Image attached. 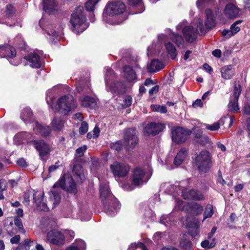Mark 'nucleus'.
I'll list each match as a JSON object with an SVG mask.
<instances>
[{
  "label": "nucleus",
  "instance_id": "obj_1",
  "mask_svg": "<svg viewBox=\"0 0 250 250\" xmlns=\"http://www.w3.org/2000/svg\"><path fill=\"white\" fill-rule=\"evenodd\" d=\"M100 194L105 212L109 215H114L120 208V205L118 200L111 193L108 183H100Z\"/></svg>",
  "mask_w": 250,
  "mask_h": 250
},
{
  "label": "nucleus",
  "instance_id": "obj_2",
  "mask_svg": "<svg viewBox=\"0 0 250 250\" xmlns=\"http://www.w3.org/2000/svg\"><path fill=\"white\" fill-rule=\"evenodd\" d=\"M125 9V6L121 1L108 2L103 12V21L110 25H118L122 22V21H119L116 18L113 17L114 16L120 15L124 13Z\"/></svg>",
  "mask_w": 250,
  "mask_h": 250
},
{
  "label": "nucleus",
  "instance_id": "obj_3",
  "mask_svg": "<svg viewBox=\"0 0 250 250\" xmlns=\"http://www.w3.org/2000/svg\"><path fill=\"white\" fill-rule=\"evenodd\" d=\"M70 22L71 28L75 34H79L82 33L88 28L89 23L86 21V15L83 6H78L73 10Z\"/></svg>",
  "mask_w": 250,
  "mask_h": 250
},
{
  "label": "nucleus",
  "instance_id": "obj_4",
  "mask_svg": "<svg viewBox=\"0 0 250 250\" xmlns=\"http://www.w3.org/2000/svg\"><path fill=\"white\" fill-rule=\"evenodd\" d=\"M115 74L109 67L104 68V81L106 89L112 93L122 94L125 92V86L121 82L115 83Z\"/></svg>",
  "mask_w": 250,
  "mask_h": 250
},
{
  "label": "nucleus",
  "instance_id": "obj_5",
  "mask_svg": "<svg viewBox=\"0 0 250 250\" xmlns=\"http://www.w3.org/2000/svg\"><path fill=\"white\" fill-rule=\"evenodd\" d=\"M33 194V201L35 203L38 209L43 211H48L49 208L47 205L44 202L43 198L44 192L42 191H31ZM31 191L25 192L23 197L22 203L25 205L28 206L30 202V195Z\"/></svg>",
  "mask_w": 250,
  "mask_h": 250
},
{
  "label": "nucleus",
  "instance_id": "obj_6",
  "mask_svg": "<svg viewBox=\"0 0 250 250\" xmlns=\"http://www.w3.org/2000/svg\"><path fill=\"white\" fill-rule=\"evenodd\" d=\"M75 107L76 105L73 97L70 95H65L57 100L55 109L62 114L67 115Z\"/></svg>",
  "mask_w": 250,
  "mask_h": 250
},
{
  "label": "nucleus",
  "instance_id": "obj_7",
  "mask_svg": "<svg viewBox=\"0 0 250 250\" xmlns=\"http://www.w3.org/2000/svg\"><path fill=\"white\" fill-rule=\"evenodd\" d=\"M131 166L126 162L115 161L110 165L109 171L116 178L127 177L130 170Z\"/></svg>",
  "mask_w": 250,
  "mask_h": 250
},
{
  "label": "nucleus",
  "instance_id": "obj_8",
  "mask_svg": "<svg viewBox=\"0 0 250 250\" xmlns=\"http://www.w3.org/2000/svg\"><path fill=\"white\" fill-rule=\"evenodd\" d=\"M195 165L200 170L206 172L211 166L209 152L207 150H203L197 154L195 159Z\"/></svg>",
  "mask_w": 250,
  "mask_h": 250
},
{
  "label": "nucleus",
  "instance_id": "obj_9",
  "mask_svg": "<svg viewBox=\"0 0 250 250\" xmlns=\"http://www.w3.org/2000/svg\"><path fill=\"white\" fill-rule=\"evenodd\" d=\"M151 175V170H149V172L146 173L143 168L136 167L134 169L132 173L133 184L136 186L140 187L147 183Z\"/></svg>",
  "mask_w": 250,
  "mask_h": 250
},
{
  "label": "nucleus",
  "instance_id": "obj_10",
  "mask_svg": "<svg viewBox=\"0 0 250 250\" xmlns=\"http://www.w3.org/2000/svg\"><path fill=\"white\" fill-rule=\"evenodd\" d=\"M241 92V88L239 83H235L234 85L233 95L230 96L228 104L229 110L231 112L236 113L239 111L238 101Z\"/></svg>",
  "mask_w": 250,
  "mask_h": 250
},
{
  "label": "nucleus",
  "instance_id": "obj_11",
  "mask_svg": "<svg viewBox=\"0 0 250 250\" xmlns=\"http://www.w3.org/2000/svg\"><path fill=\"white\" fill-rule=\"evenodd\" d=\"M177 30H182L184 37L188 42L192 43L196 39L199 33L197 29H194L192 26L184 25V22L179 23L177 26Z\"/></svg>",
  "mask_w": 250,
  "mask_h": 250
},
{
  "label": "nucleus",
  "instance_id": "obj_12",
  "mask_svg": "<svg viewBox=\"0 0 250 250\" xmlns=\"http://www.w3.org/2000/svg\"><path fill=\"white\" fill-rule=\"evenodd\" d=\"M191 134L189 129L181 127H173L171 132V138L173 142L176 143H183L186 141L188 136Z\"/></svg>",
  "mask_w": 250,
  "mask_h": 250
},
{
  "label": "nucleus",
  "instance_id": "obj_13",
  "mask_svg": "<svg viewBox=\"0 0 250 250\" xmlns=\"http://www.w3.org/2000/svg\"><path fill=\"white\" fill-rule=\"evenodd\" d=\"M138 143L137 132L135 128H129L124 135V144L127 149L133 148Z\"/></svg>",
  "mask_w": 250,
  "mask_h": 250
},
{
  "label": "nucleus",
  "instance_id": "obj_14",
  "mask_svg": "<svg viewBox=\"0 0 250 250\" xmlns=\"http://www.w3.org/2000/svg\"><path fill=\"white\" fill-rule=\"evenodd\" d=\"M30 143L39 152L41 157L47 155L51 151L50 145L42 140H31Z\"/></svg>",
  "mask_w": 250,
  "mask_h": 250
},
{
  "label": "nucleus",
  "instance_id": "obj_15",
  "mask_svg": "<svg viewBox=\"0 0 250 250\" xmlns=\"http://www.w3.org/2000/svg\"><path fill=\"white\" fill-rule=\"evenodd\" d=\"M47 241L50 244L59 246H62L64 243V236L60 231L52 230L47 234Z\"/></svg>",
  "mask_w": 250,
  "mask_h": 250
},
{
  "label": "nucleus",
  "instance_id": "obj_16",
  "mask_svg": "<svg viewBox=\"0 0 250 250\" xmlns=\"http://www.w3.org/2000/svg\"><path fill=\"white\" fill-rule=\"evenodd\" d=\"M165 128L164 124L151 122L144 128L143 132L146 135L154 136L162 131Z\"/></svg>",
  "mask_w": 250,
  "mask_h": 250
},
{
  "label": "nucleus",
  "instance_id": "obj_17",
  "mask_svg": "<svg viewBox=\"0 0 250 250\" xmlns=\"http://www.w3.org/2000/svg\"><path fill=\"white\" fill-rule=\"evenodd\" d=\"M59 186L62 188H67L68 192L74 194L77 192L76 184L71 178H68L66 181L63 178H62L59 182L54 185V188Z\"/></svg>",
  "mask_w": 250,
  "mask_h": 250
},
{
  "label": "nucleus",
  "instance_id": "obj_18",
  "mask_svg": "<svg viewBox=\"0 0 250 250\" xmlns=\"http://www.w3.org/2000/svg\"><path fill=\"white\" fill-rule=\"evenodd\" d=\"M234 2L228 3L224 8V14L228 19H234L240 15V10Z\"/></svg>",
  "mask_w": 250,
  "mask_h": 250
},
{
  "label": "nucleus",
  "instance_id": "obj_19",
  "mask_svg": "<svg viewBox=\"0 0 250 250\" xmlns=\"http://www.w3.org/2000/svg\"><path fill=\"white\" fill-rule=\"evenodd\" d=\"M181 190L182 196L185 199L202 200L204 199L203 194L198 190L187 188Z\"/></svg>",
  "mask_w": 250,
  "mask_h": 250
},
{
  "label": "nucleus",
  "instance_id": "obj_20",
  "mask_svg": "<svg viewBox=\"0 0 250 250\" xmlns=\"http://www.w3.org/2000/svg\"><path fill=\"white\" fill-rule=\"evenodd\" d=\"M81 105L84 107L96 109L97 107V101L95 99L86 95H82L79 98Z\"/></svg>",
  "mask_w": 250,
  "mask_h": 250
},
{
  "label": "nucleus",
  "instance_id": "obj_21",
  "mask_svg": "<svg viewBox=\"0 0 250 250\" xmlns=\"http://www.w3.org/2000/svg\"><path fill=\"white\" fill-rule=\"evenodd\" d=\"M32 135L27 132H21L17 133L14 137V142L17 145L27 142L31 145L30 142Z\"/></svg>",
  "mask_w": 250,
  "mask_h": 250
},
{
  "label": "nucleus",
  "instance_id": "obj_22",
  "mask_svg": "<svg viewBox=\"0 0 250 250\" xmlns=\"http://www.w3.org/2000/svg\"><path fill=\"white\" fill-rule=\"evenodd\" d=\"M16 55L15 48L9 45L0 47V56L1 58H13Z\"/></svg>",
  "mask_w": 250,
  "mask_h": 250
},
{
  "label": "nucleus",
  "instance_id": "obj_23",
  "mask_svg": "<svg viewBox=\"0 0 250 250\" xmlns=\"http://www.w3.org/2000/svg\"><path fill=\"white\" fill-rule=\"evenodd\" d=\"M29 65L33 68H40L41 66V62L38 55L36 53H31L27 56L24 57Z\"/></svg>",
  "mask_w": 250,
  "mask_h": 250
},
{
  "label": "nucleus",
  "instance_id": "obj_24",
  "mask_svg": "<svg viewBox=\"0 0 250 250\" xmlns=\"http://www.w3.org/2000/svg\"><path fill=\"white\" fill-rule=\"evenodd\" d=\"M32 126L34 130L38 131L43 136H47L50 133L51 129L49 126L40 125L37 121H33Z\"/></svg>",
  "mask_w": 250,
  "mask_h": 250
},
{
  "label": "nucleus",
  "instance_id": "obj_25",
  "mask_svg": "<svg viewBox=\"0 0 250 250\" xmlns=\"http://www.w3.org/2000/svg\"><path fill=\"white\" fill-rule=\"evenodd\" d=\"M164 67V63L157 59L152 60L147 65V70L149 73H154Z\"/></svg>",
  "mask_w": 250,
  "mask_h": 250
},
{
  "label": "nucleus",
  "instance_id": "obj_26",
  "mask_svg": "<svg viewBox=\"0 0 250 250\" xmlns=\"http://www.w3.org/2000/svg\"><path fill=\"white\" fill-rule=\"evenodd\" d=\"M205 15L206 17L205 25L207 28L211 29L215 26L216 24L213 13L210 9H208L205 11Z\"/></svg>",
  "mask_w": 250,
  "mask_h": 250
},
{
  "label": "nucleus",
  "instance_id": "obj_27",
  "mask_svg": "<svg viewBox=\"0 0 250 250\" xmlns=\"http://www.w3.org/2000/svg\"><path fill=\"white\" fill-rule=\"evenodd\" d=\"M222 77L225 80L231 79L234 74L232 65H225L220 70Z\"/></svg>",
  "mask_w": 250,
  "mask_h": 250
},
{
  "label": "nucleus",
  "instance_id": "obj_28",
  "mask_svg": "<svg viewBox=\"0 0 250 250\" xmlns=\"http://www.w3.org/2000/svg\"><path fill=\"white\" fill-rule=\"evenodd\" d=\"M43 10L49 14H53L56 10L55 0H43Z\"/></svg>",
  "mask_w": 250,
  "mask_h": 250
},
{
  "label": "nucleus",
  "instance_id": "obj_29",
  "mask_svg": "<svg viewBox=\"0 0 250 250\" xmlns=\"http://www.w3.org/2000/svg\"><path fill=\"white\" fill-rule=\"evenodd\" d=\"M73 172L78 182L82 183L85 180L83 167L81 165H75L73 167Z\"/></svg>",
  "mask_w": 250,
  "mask_h": 250
},
{
  "label": "nucleus",
  "instance_id": "obj_30",
  "mask_svg": "<svg viewBox=\"0 0 250 250\" xmlns=\"http://www.w3.org/2000/svg\"><path fill=\"white\" fill-rule=\"evenodd\" d=\"M188 156V150L184 148L181 149L180 151L176 155L174 164L175 166H179L186 160Z\"/></svg>",
  "mask_w": 250,
  "mask_h": 250
},
{
  "label": "nucleus",
  "instance_id": "obj_31",
  "mask_svg": "<svg viewBox=\"0 0 250 250\" xmlns=\"http://www.w3.org/2000/svg\"><path fill=\"white\" fill-rule=\"evenodd\" d=\"M86 244L82 239H79L76 240L69 247H67L65 250H85Z\"/></svg>",
  "mask_w": 250,
  "mask_h": 250
},
{
  "label": "nucleus",
  "instance_id": "obj_32",
  "mask_svg": "<svg viewBox=\"0 0 250 250\" xmlns=\"http://www.w3.org/2000/svg\"><path fill=\"white\" fill-rule=\"evenodd\" d=\"M124 71V76L128 82H133L137 79L136 74L131 67L125 66Z\"/></svg>",
  "mask_w": 250,
  "mask_h": 250
},
{
  "label": "nucleus",
  "instance_id": "obj_33",
  "mask_svg": "<svg viewBox=\"0 0 250 250\" xmlns=\"http://www.w3.org/2000/svg\"><path fill=\"white\" fill-rule=\"evenodd\" d=\"M21 120L25 123L29 122L32 125L33 121H35L33 118V115L28 107L25 108L22 110L21 115Z\"/></svg>",
  "mask_w": 250,
  "mask_h": 250
},
{
  "label": "nucleus",
  "instance_id": "obj_34",
  "mask_svg": "<svg viewBox=\"0 0 250 250\" xmlns=\"http://www.w3.org/2000/svg\"><path fill=\"white\" fill-rule=\"evenodd\" d=\"M240 31L239 27L236 25L235 24H232L230 29H224L222 32V35L226 38L229 39L230 37L236 34Z\"/></svg>",
  "mask_w": 250,
  "mask_h": 250
},
{
  "label": "nucleus",
  "instance_id": "obj_35",
  "mask_svg": "<svg viewBox=\"0 0 250 250\" xmlns=\"http://www.w3.org/2000/svg\"><path fill=\"white\" fill-rule=\"evenodd\" d=\"M190 213L194 215L201 214L203 211V207L201 205L193 202L188 204Z\"/></svg>",
  "mask_w": 250,
  "mask_h": 250
},
{
  "label": "nucleus",
  "instance_id": "obj_36",
  "mask_svg": "<svg viewBox=\"0 0 250 250\" xmlns=\"http://www.w3.org/2000/svg\"><path fill=\"white\" fill-rule=\"evenodd\" d=\"M200 229L199 224L198 220H195L191 223L190 229L189 230V233L193 238L198 237L199 235Z\"/></svg>",
  "mask_w": 250,
  "mask_h": 250
},
{
  "label": "nucleus",
  "instance_id": "obj_37",
  "mask_svg": "<svg viewBox=\"0 0 250 250\" xmlns=\"http://www.w3.org/2000/svg\"><path fill=\"white\" fill-rule=\"evenodd\" d=\"M169 36L171 40L177 45L178 47H185V42L181 35L172 33L170 35H169Z\"/></svg>",
  "mask_w": 250,
  "mask_h": 250
},
{
  "label": "nucleus",
  "instance_id": "obj_38",
  "mask_svg": "<svg viewBox=\"0 0 250 250\" xmlns=\"http://www.w3.org/2000/svg\"><path fill=\"white\" fill-rule=\"evenodd\" d=\"M64 122L60 118H54L51 122L52 129L55 131L61 130L64 126Z\"/></svg>",
  "mask_w": 250,
  "mask_h": 250
},
{
  "label": "nucleus",
  "instance_id": "obj_39",
  "mask_svg": "<svg viewBox=\"0 0 250 250\" xmlns=\"http://www.w3.org/2000/svg\"><path fill=\"white\" fill-rule=\"evenodd\" d=\"M165 46L167 51L170 55L171 58L174 60L177 55V51L175 46L170 42L165 43Z\"/></svg>",
  "mask_w": 250,
  "mask_h": 250
},
{
  "label": "nucleus",
  "instance_id": "obj_40",
  "mask_svg": "<svg viewBox=\"0 0 250 250\" xmlns=\"http://www.w3.org/2000/svg\"><path fill=\"white\" fill-rule=\"evenodd\" d=\"M61 199V195L58 191H52L50 194V201L52 204V208H55L60 203Z\"/></svg>",
  "mask_w": 250,
  "mask_h": 250
},
{
  "label": "nucleus",
  "instance_id": "obj_41",
  "mask_svg": "<svg viewBox=\"0 0 250 250\" xmlns=\"http://www.w3.org/2000/svg\"><path fill=\"white\" fill-rule=\"evenodd\" d=\"M130 6H135L136 7L137 9L138 10V11L135 12V13H142L144 10L145 8L144 6V5L142 3V0H127Z\"/></svg>",
  "mask_w": 250,
  "mask_h": 250
},
{
  "label": "nucleus",
  "instance_id": "obj_42",
  "mask_svg": "<svg viewBox=\"0 0 250 250\" xmlns=\"http://www.w3.org/2000/svg\"><path fill=\"white\" fill-rule=\"evenodd\" d=\"M160 223L167 227L174 224V219H172V215L170 214L162 215L160 219Z\"/></svg>",
  "mask_w": 250,
  "mask_h": 250
},
{
  "label": "nucleus",
  "instance_id": "obj_43",
  "mask_svg": "<svg viewBox=\"0 0 250 250\" xmlns=\"http://www.w3.org/2000/svg\"><path fill=\"white\" fill-rule=\"evenodd\" d=\"M213 214V207L211 205L208 204L205 208L204 212V219L203 222L207 218L211 217Z\"/></svg>",
  "mask_w": 250,
  "mask_h": 250
},
{
  "label": "nucleus",
  "instance_id": "obj_44",
  "mask_svg": "<svg viewBox=\"0 0 250 250\" xmlns=\"http://www.w3.org/2000/svg\"><path fill=\"white\" fill-rule=\"evenodd\" d=\"M100 0H87L85 2V7L87 11H93L96 5Z\"/></svg>",
  "mask_w": 250,
  "mask_h": 250
},
{
  "label": "nucleus",
  "instance_id": "obj_45",
  "mask_svg": "<svg viewBox=\"0 0 250 250\" xmlns=\"http://www.w3.org/2000/svg\"><path fill=\"white\" fill-rule=\"evenodd\" d=\"M147 250L146 246L141 242L132 243L128 247V250Z\"/></svg>",
  "mask_w": 250,
  "mask_h": 250
},
{
  "label": "nucleus",
  "instance_id": "obj_46",
  "mask_svg": "<svg viewBox=\"0 0 250 250\" xmlns=\"http://www.w3.org/2000/svg\"><path fill=\"white\" fill-rule=\"evenodd\" d=\"M151 109L153 111L158 112L161 113H166L167 112V107L165 105L152 104Z\"/></svg>",
  "mask_w": 250,
  "mask_h": 250
},
{
  "label": "nucleus",
  "instance_id": "obj_47",
  "mask_svg": "<svg viewBox=\"0 0 250 250\" xmlns=\"http://www.w3.org/2000/svg\"><path fill=\"white\" fill-rule=\"evenodd\" d=\"M201 246L204 248L211 249L216 245V239L213 238L212 241L210 243L208 240H205L201 243Z\"/></svg>",
  "mask_w": 250,
  "mask_h": 250
},
{
  "label": "nucleus",
  "instance_id": "obj_48",
  "mask_svg": "<svg viewBox=\"0 0 250 250\" xmlns=\"http://www.w3.org/2000/svg\"><path fill=\"white\" fill-rule=\"evenodd\" d=\"M15 10L12 4H8L6 7V10L5 11V15L4 16L5 18H9L12 16L15 13Z\"/></svg>",
  "mask_w": 250,
  "mask_h": 250
},
{
  "label": "nucleus",
  "instance_id": "obj_49",
  "mask_svg": "<svg viewBox=\"0 0 250 250\" xmlns=\"http://www.w3.org/2000/svg\"><path fill=\"white\" fill-rule=\"evenodd\" d=\"M14 224L18 228L19 231L21 233H24L25 231L23 229V227L21 219L19 217H16L14 219Z\"/></svg>",
  "mask_w": 250,
  "mask_h": 250
},
{
  "label": "nucleus",
  "instance_id": "obj_50",
  "mask_svg": "<svg viewBox=\"0 0 250 250\" xmlns=\"http://www.w3.org/2000/svg\"><path fill=\"white\" fill-rule=\"evenodd\" d=\"M205 127L207 129L210 131H216L218 130L220 127V124L219 122H215L212 125L205 124Z\"/></svg>",
  "mask_w": 250,
  "mask_h": 250
},
{
  "label": "nucleus",
  "instance_id": "obj_51",
  "mask_svg": "<svg viewBox=\"0 0 250 250\" xmlns=\"http://www.w3.org/2000/svg\"><path fill=\"white\" fill-rule=\"evenodd\" d=\"M215 1V0H198L196 2V5L199 9L202 6H205L208 4H212Z\"/></svg>",
  "mask_w": 250,
  "mask_h": 250
},
{
  "label": "nucleus",
  "instance_id": "obj_52",
  "mask_svg": "<svg viewBox=\"0 0 250 250\" xmlns=\"http://www.w3.org/2000/svg\"><path fill=\"white\" fill-rule=\"evenodd\" d=\"M77 91L80 93H88L90 91L88 86H83L80 84H78L76 87Z\"/></svg>",
  "mask_w": 250,
  "mask_h": 250
},
{
  "label": "nucleus",
  "instance_id": "obj_53",
  "mask_svg": "<svg viewBox=\"0 0 250 250\" xmlns=\"http://www.w3.org/2000/svg\"><path fill=\"white\" fill-rule=\"evenodd\" d=\"M87 147V146L84 145L77 148L76 150V156L78 157H82L84 153L86 151Z\"/></svg>",
  "mask_w": 250,
  "mask_h": 250
},
{
  "label": "nucleus",
  "instance_id": "obj_54",
  "mask_svg": "<svg viewBox=\"0 0 250 250\" xmlns=\"http://www.w3.org/2000/svg\"><path fill=\"white\" fill-rule=\"evenodd\" d=\"M132 103V99L131 96L126 95L124 100V104L123 107L124 108H126L130 106Z\"/></svg>",
  "mask_w": 250,
  "mask_h": 250
},
{
  "label": "nucleus",
  "instance_id": "obj_55",
  "mask_svg": "<svg viewBox=\"0 0 250 250\" xmlns=\"http://www.w3.org/2000/svg\"><path fill=\"white\" fill-rule=\"evenodd\" d=\"M30 243V241L29 239H25L23 241H22L21 243H20L19 246L16 248V250H19L21 249H22L23 247L25 249H27L29 246V244Z\"/></svg>",
  "mask_w": 250,
  "mask_h": 250
},
{
  "label": "nucleus",
  "instance_id": "obj_56",
  "mask_svg": "<svg viewBox=\"0 0 250 250\" xmlns=\"http://www.w3.org/2000/svg\"><path fill=\"white\" fill-rule=\"evenodd\" d=\"M88 129V124L85 122H83L79 128V132L81 134H85Z\"/></svg>",
  "mask_w": 250,
  "mask_h": 250
},
{
  "label": "nucleus",
  "instance_id": "obj_57",
  "mask_svg": "<svg viewBox=\"0 0 250 250\" xmlns=\"http://www.w3.org/2000/svg\"><path fill=\"white\" fill-rule=\"evenodd\" d=\"M111 148L117 151H120L122 147V144L121 141H117L111 144Z\"/></svg>",
  "mask_w": 250,
  "mask_h": 250
},
{
  "label": "nucleus",
  "instance_id": "obj_58",
  "mask_svg": "<svg viewBox=\"0 0 250 250\" xmlns=\"http://www.w3.org/2000/svg\"><path fill=\"white\" fill-rule=\"evenodd\" d=\"M197 27L199 28L200 30L201 35L205 34L206 33V29L203 24V21L201 19L198 20Z\"/></svg>",
  "mask_w": 250,
  "mask_h": 250
},
{
  "label": "nucleus",
  "instance_id": "obj_59",
  "mask_svg": "<svg viewBox=\"0 0 250 250\" xmlns=\"http://www.w3.org/2000/svg\"><path fill=\"white\" fill-rule=\"evenodd\" d=\"M165 235V233L157 232H156L153 237V239L155 241H158L161 239V238Z\"/></svg>",
  "mask_w": 250,
  "mask_h": 250
},
{
  "label": "nucleus",
  "instance_id": "obj_60",
  "mask_svg": "<svg viewBox=\"0 0 250 250\" xmlns=\"http://www.w3.org/2000/svg\"><path fill=\"white\" fill-rule=\"evenodd\" d=\"M192 106L194 108L202 107L203 104L200 99H197L193 104Z\"/></svg>",
  "mask_w": 250,
  "mask_h": 250
},
{
  "label": "nucleus",
  "instance_id": "obj_61",
  "mask_svg": "<svg viewBox=\"0 0 250 250\" xmlns=\"http://www.w3.org/2000/svg\"><path fill=\"white\" fill-rule=\"evenodd\" d=\"M20 238H20V235H15V236H14V237H13L12 238H11L10 242H11V243H12L13 244H18L19 242L20 241Z\"/></svg>",
  "mask_w": 250,
  "mask_h": 250
},
{
  "label": "nucleus",
  "instance_id": "obj_62",
  "mask_svg": "<svg viewBox=\"0 0 250 250\" xmlns=\"http://www.w3.org/2000/svg\"><path fill=\"white\" fill-rule=\"evenodd\" d=\"M243 111L245 114L250 115V104L249 103H245Z\"/></svg>",
  "mask_w": 250,
  "mask_h": 250
},
{
  "label": "nucleus",
  "instance_id": "obj_63",
  "mask_svg": "<svg viewBox=\"0 0 250 250\" xmlns=\"http://www.w3.org/2000/svg\"><path fill=\"white\" fill-rule=\"evenodd\" d=\"M6 188V183L4 180H0V192L4 191Z\"/></svg>",
  "mask_w": 250,
  "mask_h": 250
},
{
  "label": "nucleus",
  "instance_id": "obj_64",
  "mask_svg": "<svg viewBox=\"0 0 250 250\" xmlns=\"http://www.w3.org/2000/svg\"><path fill=\"white\" fill-rule=\"evenodd\" d=\"M159 90V86L157 85H155L152 88L149 89L148 93L150 95H152L156 93Z\"/></svg>",
  "mask_w": 250,
  "mask_h": 250
}]
</instances>
